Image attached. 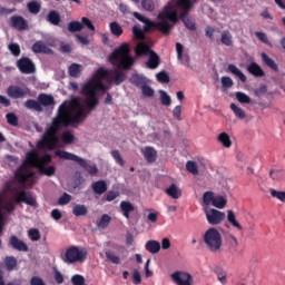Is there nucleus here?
Wrapping results in <instances>:
<instances>
[{
    "label": "nucleus",
    "instance_id": "nucleus-1",
    "mask_svg": "<svg viewBox=\"0 0 285 285\" xmlns=\"http://www.w3.org/2000/svg\"><path fill=\"white\" fill-rule=\"evenodd\" d=\"M88 117V110L83 108L81 98L71 96L70 100H65L59 107L56 117L51 124L48 125L42 139L38 142L39 148H48V150H55L57 144H59V137L57 134L61 128H68L72 124H81L86 121Z\"/></svg>",
    "mask_w": 285,
    "mask_h": 285
},
{
    "label": "nucleus",
    "instance_id": "nucleus-2",
    "mask_svg": "<svg viewBox=\"0 0 285 285\" xmlns=\"http://www.w3.org/2000/svg\"><path fill=\"white\" fill-rule=\"evenodd\" d=\"M110 63L116 66L115 70H107L109 72V78H107L108 83H114L115 86H121L126 81L127 77L124 71L119 70H130L135 66V58L130 56V46L124 42L117 49H115L110 57Z\"/></svg>",
    "mask_w": 285,
    "mask_h": 285
},
{
    "label": "nucleus",
    "instance_id": "nucleus-3",
    "mask_svg": "<svg viewBox=\"0 0 285 285\" xmlns=\"http://www.w3.org/2000/svg\"><path fill=\"white\" fill-rule=\"evenodd\" d=\"M110 79V71L107 69H98L92 79L85 82L81 87L80 95L85 97L83 104L90 112L99 106V92H108L110 87L104 83V80Z\"/></svg>",
    "mask_w": 285,
    "mask_h": 285
},
{
    "label": "nucleus",
    "instance_id": "nucleus-4",
    "mask_svg": "<svg viewBox=\"0 0 285 285\" xmlns=\"http://www.w3.org/2000/svg\"><path fill=\"white\" fill-rule=\"evenodd\" d=\"M132 17L140 21V23H145L144 32H150L153 28H156V30H159V32H163V35H166L167 37L170 35V30H173V26L170 24V22L177 23V21H179L177 11L175 10V7H173L171 3H167L164 7L163 11L158 14V22L150 21V19L144 17L141 13L137 11L132 13Z\"/></svg>",
    "mask_w": 285,
    "mask_h": 285
},
{
    "label": "nucleus",
    "instance_id": "nucleus-5",
    "mask_svg": "<svg viewBox=\"0 0 285 285\" xmlns=\"http://www.w3.org/2000/svg\"><path fill=\"white\" fill-rule=\"evenodd\" d=\"M26 165L32 168H39V153H37V150L28 151L23 165L14 173L16 180L20 184L21 188H26L28 179L35 177V171H29Z\"/></svg>",
    "mask_w": 285,
    "mask_h": 285
},
{
    "label": "nucleus",
    "instance_id": "nucleus-6",
    "mask_svg": "<svg viewBox=\"0 0 285 285\" xmlns=\"http://www.w3.org/2000/svg\"><path fill=\"white\" fill-rule=\"evenodd\" d=\"M168 3L171 4L173 8H175L176 13L177 10L180 11V13H177L178 19L183 21L185 28L187 30H191L193 32L197 30V24L188 18V14L190 13V10H193V0H171Z\"/></svg>",
    "mask_w": 285,
    "mask_h": 285
},
{
    "label": "nucleus",
    "instance_id": "nucleus-7",
    "mask_svg": "<svg viewBox=\"0 0 285 285\" xmlns=\"http://www.w3.org/2000/svg\"><path fill=\"white\" fill-rule=\"evenodd\" d=\"M56 156L60 159H66L67 161H76L78 166H81L83 170L88 173V175L95 176L99 173V168H97L96 164H90L87 159H83L70 151L66 150H56Z\"/></svg>",
    "mask_w": 285,
    "mask_h": 285
},
{
    "label": "nucleus",
    "instance_id": "nucleus-8",
    "mask_svg": "<svg viewBox=\"0 0 285 285\" xmlns=\"http://www.w3.org/2000/svg\"><path fill=\"white\" fill-rule=\"evenodd\" d=\"M55 97L48 94H39L37 100L28 99L24 102V108L28 110H35V112H43V108L55 106Z\"/></svg>",
    "mask_w": 285,
    "mask_h": 285
},
{
    "label": "nucleus",
    "instance_id": "nucleus-9",
    "mask_svg": "<svg viewBox=\"0 0 285 285\" xmlns=\"http://www.w3.org/2000/svg\"><path fill=\"white\" fill-rule=\"evenodd\" d=\"M203 242L210 253H219L222 250V234L215 227H210L205 232Z\"/></svg>",
    "mask_w": 285,
    "mask_h": 285
},
{
    "label": "nucleus",
    "instance_id": "nucleus-10",
    "mask_svg": "<svg viewBox=\"0 0 285 285\" xmlns=\"http://www.w3.org/2000/svg\"><path fill=\"white\" fill-rule=\"evenodd\" d=\"M88 259V249L86 247L71 246L65 253L63 262L66 264H83Z\"/></svg>",
    "mask_w": 285,
    "mask_h": 285
},
{
    "label": "nucleus",
    "instance_id": "nucleus-11",
    "mask_svg": "<svg viewBox=\"0 0 285 285\" xmlns=\"http://www.w3.org/2000/svg\"><path fill=\"white\" fill-rule=\"evenodd\" d=\"M6 95L9 99H26L30 95V89L22 88L19 85H10L6 90Z\"/></svg>",
    "mask_w": 285,
    "mask_h": 285
},
{
    "label": "nucleus",
    "instance_id": "nucleus-12",
    "mask_svg": "<svg viewBox=\"0 0 285 285\" xmlns=\"http://www.w3.org/2000/svg\"><path fill=\"white\" fill-rule=\"evenodd\" d=\"M170 279L176 285H193V275L188 272L177 271L170 274Z\"/></svg>",
    "mask_w": 285,
    "mask_h": 285
},
{
    "label": "nucleus",
    "instance_id": "nucleus-13",
    "mask_svg": "<svg viewBox=\"0 0 285 285\" xmlns=\"http://www.w3.org/2000/svg\"><path fill=\"white\" fill-rule=\"evenodd\" d=\"M205 215L208 224L210 226H218L224 219H226V213L219 212L217 209H205Z\"/></svg>",
    "mask_w": 285,
    "mask_h": 285
},
{
    "label": "nucleus",
    "instance_id": "nucleus-14",
    "mask_svg": "<svg viewBox=\"0 0 285 285\" xmlns=\"http://www.w3.org/2000/svg\"><path fill=\"white\" fill-rule=\"evenodd\" d=\"M16 66L22 75H32L37 70V67H35V62H32V60L28 57L20 58L16 62Z\"/></svg>",
    "mask_w": 285,
    "mask_h": 285
},
{
    "label": "nucleus",
    "instance_id": "nucleus-15",
    "mask_svg": "<svg viewBox=\"0 0 285 285\" xmlns=\"http://www.w3.org/2000/svg\"><path fill=\"white\" fill-rule=\"evenodd\" d=\"M21 202L23 204H27V206H32L33 208H37V199H35L32 194L26 190H21L16 198V204H21Z\"/></svg>",
    "mask_w": 285,
    "mask_h": 285
},
{
    "label": "nucleus",
    "instance_id": "nucleus-16",
    "mask_svg": "<svg viewBox=\"0 0 285 285\" xmlns=\"http://www.w3.org/2000/svg\"><path fill=\"white\" fill-rule=\"evenodd\" d=\"M9 246L13 248V250H19L20 253H28V245L19 239L17 236H11L9 239Z\"/></svg>",
    "mask_w": 285,
    "mask_h": 285
},
{
    "label": "nucleus",
    "instance_id": "nucleus-17",
    "mask_svg": "<svg viewBox=\"0 0 285 285\" xmlns=\"http://www.w3.org/2000/svg\"><path fill=\"white\" fill-rule=\"evenodd\" d=\"M11 26L16 30H28V21L21 16H12L11 17Z\"/></svg>",
    "mask_w": 285,
    "mask_h": 285
},
{
    "label": "nucleus",
    "instance_id": "nucleus-18",
    "mask_svg": "<svg viewBox=\"0 0 285 285\" xmlns=\"http://www.w3.org/2000/svg\"><path fill=\"white\" fill-rule=\"evenodd\" d=\"M159 63H161L159 55L155 51H150L148 61L146 62L147 68H149V70H156V68H159Z\"/></svg>",
    "mask_w": 285,
    "mask_h": 285
},
{
    "label": "nucleus",
    "instance_id": "nucleus-19",
    "mask_svg": "<svg viewBox=\"0 0 285 285\" xmlns=\"http://www.w3.org/2000/svg\"><path fill=\"white\" fill-rule=\"evenodd\" d=\"M247 72H249V75H253V77H265L266 72H264V69H262V67L259 65H257V62H250L247 66Z\"/></svg>",
    "mask_w": 285,
    "mask_h": 285
},
{
    "label": "nucleus",
    "instance_id": "nucleus-20",
    "mask_svg": "<svg viewBox=\"0 0 285 285\" xmlns=\"http://www.w3.org/2000/svg\"><path fill=\"white\" fill-rule=\"evenodd\" d=\"M129 81L132 86H136V88H142L148 83V78L139 73H134Z\"/></svg>",
    "mask_w": 285,
    "mask_h": 285
},
{
    "label": "nucleus",
    "instance_id": "nucleus-21",
    "mask_svg": "<svg viewBox=\"0 0 285 285\" xmlns=\"http://www.w3.org/2000/svg\"><path fill=\"white\" fill-rule=\"evenodd\" d=\"M261 59L267 68H271V70H274V72H279V66H277V62L273 60V58L268 57L266 52L261 53Z\"/></svg>",
    "mask_w": 285,
    "mask_h": 285
},
{
    "label": "nucleus",
    "instance_id": "nucleus-22",
    "mask_svg": "<svg viewBox=\"0 0 285 285\" xmlns=\"http://www.w3.org/2000/svg\"><path fill=\"white\" fill-rule=\"evenodd\" d=\"M227 72H230L235 77H238L239 80L242 81V83H246V81H247L246 75H244V72H242L240 69L237 68V66H235L233 63L228 65Z\"/></svg>",
    "mask_w": 285,
    "mask_h": 285
},
{
    "label": "nucleus",
    "instance_id": "nucleus-23",
    "mask_svg": "<svg viewBox=\"0 0 285 285\" xmlns=\"http://www.w3.org/2000/svg\"><path fill=\"white\" fill-rule=\"evenodd\" d=\"M91 188L96 195H104L108 190V184L105 180H98L92 183Z\"/></svg>",
    "mask_w": 285,
    "mask_h": 285
},
{
    "label": "nucleus",
    "instance_id": "nucleus-24",
    "mask_svg": "<svg viewBox=\"0 0 285 285\" xmlns=\"http://www.w3.org/2000/svg\"><path fill=\"white\" fill-rule=\"evenodd\" d=\"M146 250L151 253V255H157L161 250V243L157 240H148L145 245Z\"/></svg>",
    "mask_w": 285,
    "mask_h": 285
},
{
    "label": "nucleus",
    "instance_id": "nucleus-25",
    "mask_svg": "<svg viewBox=\"0 0 285 285\" xmlns=\"http://www.w3.org/2000/svg\"><path fill=\"white\" fill-rule=\"evenodd\" d=\"M120 209L124 217H126V219H130V213L135 210V206L130 202L122 200L120 203Z\"/></svg>",
    "mask_w": 285,
    "mask_h": 285
},
{
    "label": "nucleus",
    "instance_id": "nucleus-26",
    "mask_svg": "<svg viewBox=\"0 0 285 285\" xmlns=\"http://www.w3.org/2000/svg\"><path fill=\"white\" fill-rule=\"evenodd\" d=\"M166 195L171 197V199H179L181 197V189L177 185L171 184L168 188L165 189Z\"/></svg>",
    "mask_w": 285,
    "mask_h": 285
},
{
    "label": "nucleus",
    "instance_id": "nucleus-27",
    "mask_svg": "<svg viewBox=\"0 0 285 285\" xmlns=\"http://www.w3.org/2000/svg\"><path fill=\"white\" fill-rule=\"evenodd\" d=\"M142 155L149 164L157 161V150L153 147H146Z\"/></svg>",
    "mask_w": 285,
    "mask_h": 285
},
{
    "label": "nucleus",
    "instance_id": "nucleus-28",
    "mask_svg": "<svg viewBox=\"0 0 285 285\" xmlns=\"http://www.w3.org/2000/svg\"><path fill=\"white\" fill-rule=\"evenodd\" d=\"M150 52H153V50H150V47L144 42H139L136 46L135 53L137 57H144L146 55H149Z\"/></svg>",
    "mask_w": 285,
    "mask_h": 285
},
{
    "label": "nucleus",
    "instance_id": "nucleus-29",
    "mask_svg": "<svg viewBox=\"0 0 285 285\" xmlns=\"http://www.w3.org/2000/svg\"><path fill=\"white\" fill-rule=\"evenodd\" d=\"M217 141L224 146V148H230L233 146V140H230V136L227 132H220L217 137Z\"/></svg>",
    "mask_w": 285,
    "mask_h": 285
},
{
    "label": "nucleus",
    "instance_id": "nucleus-30",
    "mask_svg": "<svg viewBox=\"0 0 285 285\" xmlns=\"http://www.w3.org/2000/svg\"><path fill=\"white\" fill-rule=\"evenodd\" d=\"M47 20L52 26H59V23H61V16L59 14V12L51 10L47 16Z\"/></svg>",
    "mask_w": 285,
    "mask_h": 285
},
{
    "label": "nucleus",
    "instance_id": "nucleus-31",
    "mask_svg": "<svg viewBox=\"0 0 285 285\" xmlns=\"http://www.w3.org/2000/svg\"><path fill=\"white\" fill-rule=\"evenodd\" d=\"M72 215L75 217H85V215H88V207L86 205H76L72 208Z\"/></svg>",
    "mask_w": 285,
    "mask_h": 285
},
{
    "label": "nucleus",
    "instance_id": "nucleus-32",
    "mask_svg": "<svg viewBox=\"0 0 285 285\" xmlns=\"http://www.w3.org/2000/svg\"><path fill=\"white\" fill-rule=\"evenodd\" d=\"M226 204H228V200L226 199V197L224 196H214L212 206H214L215 208H226Z\"/></svg>",
    "mask_w": 285,
    "mask_h": 285
},
{
    "label": "nucleus",
    "instance_id": "nucleus-33",
    "mask_svg": "<svg viewBox=\"0 0 285 285\" xmlns=\"http://www.w3.org/2000/svg\"><path fill=\"white\" fill-rule=\"evenodd\" d=\"M227 222L234 226V228H237L238 230H243L244 227L237 222V218L235 217V212L228 210L227 212Z\"/></svg>",
    "mask_w": 285,
    "mask_h": 285
},
{
    "label": "nucleus",
    "instance_id": "nucleus-34",
    "mask_svg": "<svg viewBox=\"0 0 285 285\" xmlns=\"http://www.w3.org/2000/svg\"><path fill=\"white\" fill-rule=\"evenodd\" d=\"M112 222V217L108 214H104L100 218V220L97 223L98 228L106 229L108 226H110V223Z\"/></svg>",
    "mask_w": 285,
    "mask_h": 285
},
{
    "label": "nucleus",
    "instance_id": "nucleus-35",
    "mask_svg": "<svg viewBox=\"0 0 285 285\" xmlns=\"http://www.w3.org/2000/svg\"><path fill=\"white\" fill-rule=\"evenodd\" d=\"M32 51L36 52V55H41V52H48V47L46 46V42L43 41H36L32 46Z\"/></svg>",
    "mask_w": 285,
    "mask_h": 285
},
{
    "label": "nucleus",
    "instance_id": "nucleus-36",
    "mask_svg": "<svg viewBox=\"0 0 285 285\" xmlns=\"http://www.w3.org/2000/svg\"><path fill=\"white\" fill-rule=\"evenodd\" d=\"M38 170L41 175H46L47 177H52V175L57 173V168L55 166H49L46 168V166L41 165L38 166Z\"/></svg>",
    "mask_w": 285,
    "mask_h": 285
},
{
    "label": "nucleus",
    "instance_id": "nucleus-37",
    "mask_svg": "<svg viewBox=\"0 0 285 285\" xmlns=\"http://www.w3.org/2000/svg\"><path fill=\"white\" fill-rule=\"evenodd\" d=\"M68 72H69L70 77H73L75 79H77V77H79V75H81V65L71 63L68 69Z\"/></svg>",
    "mask_w": 285,
    "mask_h": 285
},
{
    "label": "nucleus",
    "instance_id": "nucleus-38",
    "mask_svg": "<svg viewBox=\"0 0 285 285\" xmlns=\"http://www.w3.org/2000/svg\"><path fill=\"white\" fill-rule=\"evenodd\" d=\"M27 8L30 14H39L41 12V4L37 1H30L27 3Z\"/></svg>",
    "mask_w": 285,
    "mask_h": 285
},
{
    "label": "nucleus",
    "instance_id": "nucleus-39",
    "mask_svg": "<svg viewBox=\"0 0 285 285\" xmlns=\"http://www.w3.org/2000/svg\"><path fill=\"white\" fill-rule=\"evenodd\" d=\"M4 266L7 271H14L17 268V258L14 256H7L4 258Z\"/></svg>",
    "mask_w": 285,
    "mask_h": 285
},
{
    "label": "nucleus",
    "instance_id": "nucleus-40",
    "mask_svg": "<svg viewBox=\"0 0 285 285\" xmlns=\"http://www.w3.org/2000/svg\"><path fill=\"white\" fill-rule=\"evenodd\" d=\"M230 110H233L235 117H237L238 119H246V111H244V109L237 107V105L235 104H230Z\"/></svg>",
    "mask_w": 285,
    "mask_h": 285
},
{
    "label": "nucleus",
    "instance_id": "nucleus-41",
    "mask_svg": "<svg viewBox=\"0 0 285 285\" xmlns=\"http://www.w3.org/2000/svg\"><path fill=\"white\" fill-rule=\"evenodd\" d=\"M109 28H110L111 35H114L115 37H121L124 35V29L117 22H111Z\"/></svg>",
    "mask_w": 285,
    "mask_h": 285
},
{
    "label": "nucleus",
    "instance_id": "nucleus-42",
    "mask_svg": "<svg viewBox=\"0 0 285 285\" xmlns=\"http://www.w3.org/2000/svg\"><path fill=\"white\" fill-rule=\"evenodd\" d=\"M159 95H160V104H161V106H166L168 108L173 104V99L170 98L168 92H166L164 90H160Z\"/></svg>",
    "mask_w": 285,
    "mask_h": 285
},
{
    "label": "nucleus",
    "instance_id": "nucleus-43",
    "mask_svg": "<svg viewBox=\"0 0 285 285\" xmlns=\"http://www.w3.org/2000/svg\"><path fill=\"white\" fill-rule=\"evenodd\" d=\"M220 43H223V46H233V36L229 31H223Z\"/></svg>",
    "mask_w": 285,
    "mask_h": 285
},
{
    "label": "nucleus",
    "instance_id": "nucleus-44",
    "mask_svg": "<svg viewBox=\"0 0 285 285\" xmlns=\"http://www.w3.org/2000/svg\"><path fill=\"white\" fill-rule=\"evenodd\" d=\"M69 32H81L83 30V24L79 21H71L68 23Z\"/></svg>",
    "mask_w": 285,
    "mask_h": 285
},
{
    "label": "nucleus",
    "instance_id": "nucleus-45",
    "mask_svg": "<svg viewBox=\"0 0 285 285\" xmlns=\"http://www.w3.org/2000/svg\"><path fill=\"white\" fill-rule=\"evenodd\" d=\"M186 170L188 173H191V175H199V169L197 167V163H195L193 160H188L186 163Z\"/></svg>",
    "mask_w": 285,
    "mask_h": 285
},
{
    "label": "nucleus",
    "instance_id": "nucleus-46",
    "mask_svg": "<svg viewBox=\"0 0 285 285\" xmlns=\"http://www.w3.org/2000/svg\"><path fill=\"white\" fill-rule=\"evenodd\" d=\"M61 141L70 145L75 142V135H72L70 131H63L61 134Z\"/></svg>",
    "mask_w": 285,
    "mask_h": 285
},
{
    "label": "nucleus",
    "instance_id": "nucleus-47",
    "mask_svg": "<svg viewBox=\"0 0 285 285\" xmlns=\"http://www.w3.org/2000/svg\"><path fill=\"white\" fill-rule=\"evenodd\" d=\"M141 8L147 12L155 11V1L154 0H141Z\"/></svg>",
    "mask_w": 285,
    "mask_h": 285
},
{
    "label": "nucleus",
    "instance_id": "nucleus-48",
    "mask_svg": "<svg viewBox=\"0 0 285 285\" xmlns=\"http://www.w3.org/2000/svg\"><path fill=\"white\" fill-rule=\"evenodd\" d=\"M7 122L9 126H19V118L16 114L9 112L6 115Z\"/></svg>",
    "mask_w": 285,
    "mask_h": 285
},
{
    "label": "nucleus",
    "instance_id": "nucleus-49",
    "mask_svg": "<svg viewBox=\"0 0 285 285\" xmlns=\"http://www.w3.org/2000/svg\"><path fill=\"white\" fill-rule=\"evenodd\" d=\"M28 235H29L31 242H39V239H41V233L37 228L29 229Z\"/></svg>",
    "mask_w": 285,
    "mask_h": 285
},
{
    "label": "nucleus",
    "instance_id": "nucleus-50",
    "mask_svg": "<svg viewBox=\"0 0 285 285\" xmlns=\"http://www.w3.org/2000/svg\"><path fill=\"white\" fill-rule=\"evenodd\" d=\"M111 157L115 159L116 164H119V166H126V161L121 157V154L119 150H111Z\"/></svg>",
    "mask_w": 285,
    "mask_h": 285
},
{
    "label": "nucleus",
    "instance_id": "nucleus-51",
    "mask_svg": "<svg viewBox=\"0 0 285 285\" xmlns=\"http://www.w3.org/2000/svg\"><path fill=\"white\" fill-rule=\"evenodd\" d=\"M269 177H272L276 181H279L281 179H284V170L272 169L269 171Z\"/></svg>",
    "mask_w": 285,
    "mask_h": 285
},
{
    "label": "nucleus",
    "instance_id": "nucleus-52",
    "mask_svg": "<svg viewBox=\"0 0 285 285\" xmlns=\"http://www.w3.org/2000/svg\"><path fill=\"white\" fill-rule=\"evenodd\" d=\"M132 33H134V37H136V39H140V40L146 39V31H144V29L141 28H138L137 26L132 27Z\"/></svg>",
    "mask_w": 285,
    "mask_h": 285
},
{
    "label": "nucleus",
    "instance_id": "nucleus-53",
    "mask_svg": "<svg viewBox=\"0 0 285 285\" xmlns=\"http://www.w3.org/2000/svg\"><path fill=\"white\" fill-rule=\"evenodd\" d=\"M157 81L160 83H169L170 82V76L166 71H160L156 75Z\"/></svg>",
    "mask_w": 285,
    "mask_h": 285
},
{
    "label": "nucleus",
    "instance_id": "nucleus-54",
    "mask_svg": "<svg viewBox=\"0 0 285 285\" xmlns=\"http://www.w3.org/2000/svg\"><path fill=\"white\" fill-rule=\"evenodd\" d=\"M236 99L239 104H250V97L242 91L236 92Z\"/></svg>",
    "mask_w": 285,
    "mask_h": 285
},
{
    "label": "nucleus",
    "instance_id": "nucleus-55",
    "mask_svg": "<svg viewBox=\"0 0 285 285\" xmlns=\"http://www.w3.org/2000/svg\"><path fill=\"white\" fill-rule=\"evenodd\" d=\"M70 202H72V196H70L68 193H63L58 199L59 206H66L67 204H70Z\"/></svg>",
    "mask_w": 285,
    "mask_h": 285
},
{
    "label": "nucleus",
    "instance_id": "nucleus-56",
    "mask_svg": "<svg viewBox=\"0 0 285 285\" xmlns=\"http://www.w3.org/2000/svg\"><path fill=\"white\" fill-rule=\"evenodd\" d=\"M144 97H155V90L146 83L145 86L140 87Z\"/></svg>",
    "mask_w": 285,
    "mask_h": 285
},
{
    "label": "nucleus",
    "instance_id": "nucleus-57",
    "mask_svg": "<svg viewBox=\"0 0 285 285\" xmlns=\"http://www.w3.org/2000/svg\"><path fill=\"white\" fill-rule=\"evenodd\" d=\"M72 285H83L86 284V278L82 275L76 274L71 277Z\"/></svg>",
    "mask_w": 285,
    "mask_h": 285
},
{
    "label": "nucleus",
    "instance_id": "nucleus-58",
    "mask_svg": "<svg viewBox=\"0 0 285 285\" xmlns=\"http://www.w3.org/2000/svg\"><path fill=\"white\" fill-rule=\"evenodd\" d=\"M220 81H222V87H223V88H226V89L233 88V86H234V83H235V82H233L232 78H230V77H227V76H223V77L220 78Z\"/></svg>",
    "mask_w": 285,
    "mask_h": 285
},
{
    "label": "nucleus",
    "instance_id": "nucleus-59",
    "mask_svg": "<svg viewBox=\"0 0 285 285\" xmlns=\"http://www.w3.org/2000/svg\"><path fill=\"white\" fill-rule=\"evenodd\" d=\"M215 199V196L213 195V191H206L203 195V202L206 206H210V203L213 204V200Z\"/></svg>",
    "mask_w": 285,
    "mask_h": 285
},
{
    "label": "nucleus",
    "instance_id": "nucleus-60",
    "mask_svg": "<svg viewBox=\"0 0 285 285\" xmlns=\"http://www.w3.org/2000/svg\"><path fill=\"white\" fill-rule=\"evenodd\" d=\"M9 50L13 57H19V55H21V47H19L18 43H10Z\"/></svg>",
    "mask_w": 285,
    "mask_h": 285
},
{
    "label": "nucleus",
    "instance_id": "nucleus-61",
    "mask_svg": "<svg viewBox=\"0 0 285 285\" xmlns=\"http://www.w3.org/2000/svg\"><path fill=\"white\" fill-rule=\"evenodd\" d=\"M105 255H106L107 259L109 262H111V264H120V262H121L119 256L112 254V252H106Z\"/></svg>",
    "mask_w": 285,
    "mask_h": 285
},
{
    "label": "nucleus",
    "instance_id": "nucleus-62",
    "mask_svg": "<svg viewBox=\"0 0 285 285\" xmlns=\"http://www.w3.org/2000/svg\"><path fill=\"white\" fill-rule=\"evenodd\" d=\"M52 161V156L49 154H45L42 157L38 159V166H46V164H50Z\"/></svg>",
    "mask_w": 285,
    "mask_h": 285
},
{
    "label": "nucleus",
    "instance_id": "nucleus-63",
    "mask_svg": "<svg viewBox=\"0 0 285 285\" xmlns=\"http://www.w3.org/2000/svg\"><path fill=\"white\" fill-rule=\"evenodd\" d=\"M80 23H82V28L85 26V28H87L91 32H95V24H92V21H90L88 18L82 17Z\"/></svg>",
    "mask_w": 285,
    "mask_h": 285
},
{
    "label": "nucleus",
    "instance_id": "nucleus-64",
    "mask_svg": "<svg viewBox=\"0 0 285 285\" xmlns=\"http://www.w3.org/2000/svg\"><path fill=\"white\" fill-rule=\"evenodd\" d=\"M271 195H272V197L279 199V202L285 203V191H277L275 189H271Z\"/></svg>",
    "mask_w": 285,
    "mask_h": 285
}]
</instances>
